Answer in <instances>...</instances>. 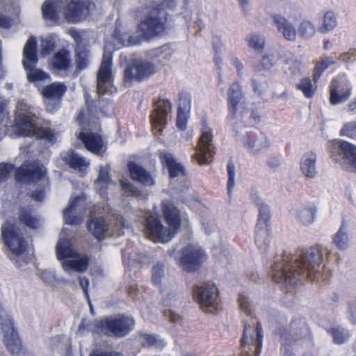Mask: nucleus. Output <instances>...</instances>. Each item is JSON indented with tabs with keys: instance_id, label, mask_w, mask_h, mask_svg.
Masks as SVG:
<instances>
[{
	"instance_id": "obj_52",
	"label": "nucleus",
	"mask_w": 356,
	"mask_h": 356,
	"mask_svg": "<svg viewBox=\"0 0 356 356\" xmlns=\"http://www.w3.org/2000/svg\"><path fill=\"white\" fill-rule=\"evenodd\" d=\"M0 330L4 334L15 330L13 322L7 314L0 316Z\"/></svg>"
},
{
	"instance_id": "obj_64",
	"label": "nucleus",
	"mask_w": 356,
	"mask_h": 356,
	"mask_svg": "<svg viewBox=\"0 0 356 356\" xmlns=\"http://www.w3.org/2000/svg\"><path fill=\"white\" fill-rule=\"evenodd\" d=\"M12 19L2 14H0V26L8 28L12 24Z\"/></svg>"
},
{
	"instance_id": "obj_16",
	"label": "nucleus",
	"mask_w": 356,
	"mask_h": 356,
	"mask_svg": "<svg viewBox=\"0 0 356 356\" xmlns=\"http://www.w3.org/2000/svg\"><path fill=\"white\" fill-rule=\"evenodd\" d=\"M67 88V86L62 82H54L42 88L44 102L49 111L54 112L59 107L60 99Z\"/></svg>"
},
{
	"instance_id": "obj_12",
	"label": "nucleus",
	"mask_w": 356,
	"mask_h": 356,
	"mask_svg": "<svg viewBox=\"0 0 356 356\" xmlns=\"http://www.w3.org/2000/svg\"><path fill=\"white\" fill-rule=\"evenodd\" d=\"M197 302L205 312L214 314L218 309V292L213 284L206 283L195 292Z\"/></svg>"
},
{
	"instance_id": "obj_6",
	"label": "nucleus",
	"mask_w": 356,
	"mask_h": 356,
	"mask_svg": "<svg viewBox=\"0 0 356 356\" xmlns=\"http://www.w3.org/2000/svg\"><path fill=\"white\" fill-rule=\"evenodd\" d=\"M65 230L63 229L61 235H65ZM56 257L62 261L61 266L63 270L72 275L74 272L82 273L88 266V257L81 254L72 248L70 241L66 238L60 239L56 247Z\"/></svg>"
},
{
	"instance_id": "obj_1",
	"label": "nucleus",
	"mask_w": 356,
	"mask_h": 356,
	"mask_svg": "<svg viewBox=\"0 0 356 356\" xmlns=\"http://www.w3.org/2000/svg\"><path fill=\"white\" fill-rule=\"evenodd\" d=\"M281 261L273 266L277 270L273 279L278 283L296 286L305 280L318 281L320 278L322 253L318 247L302 249L298 255L284 252Z\"/></svg>"
},
{
	"instance_id": "obj_36",
	"label": "nucleus",
	"mask_w": 356,
	"mask_h": 356,
	"mask_svg": "<svg viewBox=\"0 0 356 356\" xmlns=\"http://www.w3.org/2000/svg\"><path fill=\"white\" fill-rule=\"evenodd\" d=\"M335 60L332 56H325L321 58L320 60L315 65L313 70V80L317 82L321 76L323 72L328 68L329 66L335 63Z\"/></svg>"
},
{
	"instance_id": "obj_53",
	"label": "nucleus",
	"mask_w": 356,
	"mask_h": 356,
	"mask_svg": "<svg viewBox=\"0 0 356 356\" xmlns=\"http://www.w3.org/2000/svg\"><path fill=\"white\" fill-rule=\"evenodd\" d=\"M228 181H227V193L231 195L232 190L235 186V167L232 163L227 165Z\"/></svg>"
},
{
	"instance_id": "obj_17",
	"label": "nucleus",
	"mask_w": 356,
	"mask_h": 356,
	"mask_svg": "<svg viewBox=\"0 0 356 356\" xmlns=\"http://www.w3.org/2000/svg\"><path fill=\"white\" fill-rule=\"evenodd\" d=\"M248 47L254 51V66L256 70L263 71L266 68V39L264 35L253 33L246 38Z\"/></svg>"
},
{
	"instance_id": "obj_61",
	"label": "nucleus",
	"mask_w": 356,
	"mask_h": 356,
	"mask_svg": "<svg viewBox=\"0 0 356 356\" xmlns=\"http://www.w3.org/2000/svg\"><path fill=\"white\" fill-rule=\"evenodd\" d=\"M39 275L40 278L46 282H50L54 278V274L46 270H40Z\"/></svg>"
},
{
	"instance_id": "obj_26",
	"label": "nucleus",
	"mask_w": 356,
	"mask_h": 356,
	"mask_svg": "<svg viewBox=\"0 0 356 356\" xmlns=\"http://www.w3.org/2000/svg\"><path fill=\"white\" fill-rule=\"evenodd\" d=\"M61 156L66 164L79 171H84L90 165L89 161L72 150L63 153Z\"/></svg>"
},
{
	"instance_id": "obj_14",
	"label": "nucleus",
	"mask_w": 356,
	"mask_h": 356,
	"mask_svg": "<svg viewBox=\"0 0 356 356\" xmlns=\"http://www.w3.org/2000/svg\"><path fill=\"white\" fill-rule=\"evenodd\" d=\"M156 72L157 68L152 62L136 60L129 67L126 68L124 79L126 81H131L134 79L140 81L150 77Z\"/></svg>"
},
{
	"instance_id": "obj_2",
	"label": "nucleus",
	"mask_w": 356,
	"mask_h": 356,
	"mask_svg": "<svg viewBox=\"0 0 356 356\" xmlns=\"http://www.w3.org/2000/svg\"><path fill=\"white\" fill-rule=\"evenodd\" d=\"M162 208L168 227L157 217L149 215L146 217L144 229L145 234L153 241L168 243L174 237L181 219L179 211L170 201H163Z\"/></svg>"
},
{
	"instance_id": "obj_62",
	"label": "nucleus",
	"mask_w": 356,
	"mask_h": 356,
	"mask_svg": "<svg viewBox=\"0 0 356 356\" xmlns=\"http://www.w3.org/2000/svg\"><path fill=\"white\" fill-rule=\"evenodd\" d=\"M164 314L172 322H177L180 318V316L177 312L172 311V309L165 310Z\"/></svg>"
},
{
	"instance_id": "obj_48",
	"label": "nucleus",
	"mask_w": 356,
	"mask_h": 356,
	"mask_svg": "<svg viewBox=\"0 0 356 356\" xmlns=\"http://www.w3.org/2000/svg\"><path fill=\"white\" fill-rule=\"evenodd\" d=\"M76 68L81 71L87 67L88 60V52L86 50H79L76 53Z\"/></svg>"
},
{
	"instance_id": "obj_47",
	"label": "nucleus",
	"mask_w": 356,
	"mask_h": 356,
	"mask_svg": "<svg viewBox=\"0 0 356 356\" xmlns=\"http://www.w3.org/2000/svg\"><path fill=\"white\" fill-rule=\"evenodd\" d=\"M244 145L249 152L254 155L258 154L264 147V144L261 141L250 138H246L244 142Z\"/></svg>"
},
{
	"instance_id": "obj_63",
	"label": "nucleus",
	"mask_w": 356,
	"mask_h": 356,
	"mask_svg": "<svg viewBox=\"0 0 356 356\" xmlns=\"http://www.w3.org/2000/svg\"><path fill=\"white\" fill-rule=\"evenodd\" d=\"M79 284L81 289L83 291V293H85L86 296L88 298V286L89 285V281L87 277H79Z\"/></svg>"
},
{
	"instance_id": "obj_51",
	"label": "nucleus",
	"mask_w": 356,
	"mask_h": 356,
	"mask_svg": "<svg viewBox=\"0 0 356 356\" xmlns=\"http://www.w3.org/2000/svg\"><path fill=\"white\" fill-rule=\"evenodd\" d=\"M340 135L350 138H356V121L344 124L340 131Z\"/></svg>"
},
{
	"instance_id": "obj_18",
	"label": "nucleus",
	"mask_w": 356,
	"mask_h": 356,
	"mask_svg": "<svg viewBox=\"0 0 356 356\" xmlns=\"http://www.w3.org/2000/svg\"><path fill=\"white\" fill-rule=\"evenodd\" d=\"M172 104L166 99L159 100L151 115V122L155 134L161 132L163 126L171 119Z\"/></svg>"
},
{
	"instance_id": "obj_28",
	"label": "nucleus",
	"mask_w": 356,
	"mask_h": 356,
	"mask_svg": "<svg viewBox=\"0 0 356 356\" xmlns=\"http://www.w3.org/2000/svg\"><path fill=\"white\" fill-rule=\"evenodd\" d=\"M242 98L243 94L241 86L237 83H233L230 86L227 93L229 109L233 118L235 117L236 113L238 111V105Z\"/></svg>"
},
{
	"instance_id": "obj_8",
	"label": "nucleus",
	"mask_w": 356,
	"mask_h": 356,
	"mask_svg": "<svg viewBox=\"0 0 356 356\" xmlns=\"http://www.w3.org/2000/svg\"><path fill=\"white\" fill-rule=\"evenodd\" d=\"M134 320L131 317L120 315L118 316L106 317L96 323L98 332L115 337L127 334L134 327Z\"/></svg>"
},
{
	"instance_id": "obj_57",
	"label": "nucleus",
	"mask_w": 356,
	"mask_h": 356,
	"mask_svg": "<svg viewBox=\"0 0 356 356\" xmlns=\"http://www.w3.org/2000/svg\"><path fill=\"white\" fill-rule=\"evenodd\" d=\"M143 343L149 346H163V343L156 336L145 334L143 335Z\"/></svg>"
},
{
	"instance_id": "obj_27",
	"label": "nucleus",
	"mask_w": 356,
	"mask_h": 356,
	"mask_svg": "<svg viewBox=\"0 0 356 356\" xmlns=\"http://www.w3.org/2000/svg\"><path fill=\"white\" fill-rule=\"evenodd\" d=\"M115 37L124 46H134L140 44L143 40L142 36L136 34H130L128 29L122 27L119 21L117 22V27L115 31Z\"/></svg>"
},
{
	"instance_id": "obj_34",
	"label": "nucleus",
	"mask_w": 356,
	"mask_h": 356,
	"mask_svg": "<svg viewBox=\"0 0 356 356\" xmlns=\"http://www.w3.org/2000/svg\"><path fill=\"white\" fill-rule=\"evenodd\" d=\"M52 66L56 70L66 72L71 66L70 52L65 49L56 52L52 59Z\"/></svg>"
},
{
	"instance_id": "obj_46",
	"label": "nucleus",
	"mask_w": 356,
	"mask_h": 356,
	"mask_svg": "<svg viewBox=\"0 0 356 356\" xmlns=\"http://www.w3.org/2000/svg\"><path fill=\"white\" fill-rule=\"evenodd\" d=\"M328 332L332 336L334 342L337 344L343 343L348 337L345 330L339 327H331L328 330Z\"/></svg>"
},
{
	"instance_id": "obj_29",
	"label": "nucleus",
	"mask_w": 356,
	"mask_h": 356,
	"mask_svg": "<svg viewBox=\"0 0 356 356\" xmlns=\"http://www.w3.org/2000/svg\"><path fill=\"white\" fill-rule=\"evenodd\" d=\"M60 0H45L42 6V12L45 20L56 22L59 19L60 8Z\"/></svg>"
},
{
	"instance_id": "obj_21",
	"label": "nucleus",
	"mask_w": 356,
	"mask_h": 356,
	"mask_svg": "<svg viewBox=\"0 0 356 356\" xmlns=\"http://www.w3.org/2000/svg\"><path fill=\"white\" fill-rule=\"evenodd\" d=\"M85 199L82 196L71 198L68 206L63 211V218L66 223L76 225L81 222L83 213L86 210Z\"/></svg>"
},
{
	"instance_id": "obj_42",
	"label": "nucleus",
	"mask_w": 356,
	"mask_h": 356,
	"mask_svg": "<svg viewBox=\"0 0 356 356\" xmlns=\"http://www.w3.org/2000/svg\"><path fill=\"white\" fill-rule=\"evenodd\" d=\"M348 235L344 231V225L342 224L333 236V243L339 249L345 250L348 247Z\"/></svg>"
},
{
	"instance_id": "obj_11",
	"label": "nucleus",
	"mask_w": 356,
	"mask_h": 356,
	"mask_svg": "<svg viewBox=\"0 0 356 356\" xmlns=\"http://www.w3.org/2000/svg\"><path fill=\"white\" fill-rule=\"evenodd\" d=\"M212 138L213 134L211 129L206 121L203 120L202 135L200 138L198 145L196 147V153L193 156L200 165H209L211 163L210 159L214 154Z\"/></svg>"
},
{
	"instance_id": "obj_25",
	"label": "nucleus",
	"mask_w": 356,
	"mask_h": 356,
	"mask_svg": "<svg viewBox=\"0 0 356 356\" xmlns=\"http://www.w3.org/2000/svg\"><path fill=\"white\" fill-rule=\"evenodd\" d=\"M250 197L253 202L257 206L259 213L257 225V232L262 230L266 231L267 229V217L264 201L262 200L259 191L256 188L252 189Z\"/></svg>"
},
{
	"instance_id": "obj_56",
	"label": "nucleus",
	"mask_w": 356,
	"mask_h": 356,
	"mask_svg": "<svg viewBox=\"0 0 356 356\" xmlns=\"http://www.w3.org/2000/svg\"><path fill=\"white\" fill-rule=\"evenodd\" d=\"M13 168L14 166L10 163H2L0 164V183L6 181Z\"/></svg>"
},
{
	"instance_id": "obj_10",
	"label": "nucleus",
	"mask_w": 356,
	"mask_h": 356,
	"mask_svg": "<svg viewBox=\"0 0 356 356\" xmlns=\"http://www.w3.org/2000/svg\"><path fill=\"white\" fill-rule=\"evenodd\" d=\"M129 228V224L126 223L123 218L120 215L114 216L113 222L108 225L103 218H92L88 224L89 231L98 239H102L108 229L113 230L118 236L124 234V229Z\"/></svg>"
},
{
	"instance_id": "obj_24",
	"label": "nucleus",
	"mask_w": 356,
	"mask_h": 356,
	"mask_svg": "<svg viewBox=\"0 0 356 356\" xmlns=\"http://www.w3.org/2000/svg\"><path fill=\"white\" fill-rule=\"evenodd\" d=\"M272 18L277 31L282 34L286 40L289 41L295 40L296 38V30L291 23L280 15H273Z\"/></svg>"
},
{
	"instance_id": "obj_5",
	"label": "nucleus",
	"mask_w": 356,
	"mask_h": 356,
	"mask_svg": "<svg viewBox=\"0 0 356 356\" xmlns=\"http://www.w3.org/2000/svg\"><path fill=\"white\" fill-rule=\"evenodd\" d=\"M1 235L7 248L6 254L18 268H23L29 262L27 255V241L22 237L20 230L15 225L6 222L1 227Z\"/></svg>"
},
{
	"instance_id": "obj_30",
	"label": "nucleus",
	"mask_w": 356,
	"mask_h": 356,
	"mask_svg": "<svg viewBox=\"0 0 356 356\" xmlns=\"http://www.w3.org/2000/svg\"><path fill=\"white\" fill-rule=\"evenodd\" d=\"M129 169L131 177L147 186H152L154 184L152 176L145 168L135 163H129Z\"/></svg>"
},
{
	"instance_id": "obj_20",
	"label": "nucleus",
	"mask_w": 356,
	"mask_h": 356,
	"mask_svg": "<svg viewBox=\"0 0 356 356\" xmlns=\"http://www.w3.org/2000/svg\"><path fill=\"white\" fill-rule=\"evenodd\" d=\"M46 174V168L38 163L23 165L15 175V179L18 182L31 183L42 179Z\"/></svg>"
},
{
	"instance_id": "obj_15",
	"label": "nucleus",
	"mask_w": 356,
	"mask_h": 356,
	"mask_svg": "<svg viewBox=\"0 0 356 356\" xmlns=\"http://www.w3.org/2000/svg\"><path fill=\"white\" fill-rule=\"evenodd\" d=\"M329 91L330 104L337 105L348 99L351 94V88L344 76H337L332 79Z\"/></svg>"
},
{
	"instance_id": "obj_60",
	"label": "nucleus",
	"mask_w": 356,
	"mask_h": 356,
	"mask_svg": "<svg viewBox=\"0 0 356 356\" xmlns=\"http://www.w3.org/2000/svg\"><path fill=\"white\" fill-rule=\"evenodd\" d=\"M121 188L124 192L128 193L129 195H137L138 191L133 187V186L129 183L124 180L120 181Z\"/></svg>"
},
{
	"instance_id": "obj_37",
	"label": "nucleus",
	"mask_w": 356,
	"mask_h": 356,
	"mask_svg": "<svg viewBox=\"0 0 356 356\" xmlns=\"http://www.w3.org/2000/svg\"><path fill=\"white\" fill-rule=\"evenodd\" d=\"M4 343L12 354H17L20 350V341L15 330L4 334Z\"/></svg>"
},
{
	"instance_id": "obj_13",
	"label": "nucleus",
	"mask_w": 356,
	"mask_h": 356,
	"mask_svg": "<svg viewBox=\"0 0 356 356\" xmlns=\"http://www.w3.org/2000/svg\"><path fill=\"white\" fill-rule=\"evenodd\" d=\"M94 8L90 0H72L64 8L63 15L69 23H76L85 19Z\"/></svg>"
},
{
	"instance_id": "obj_40",
	"label": "nucleus",
	"mask_w": 356,
	"mask_h": 356,
	"mask_svg": "<svg viewBox=\"0 0 356 356\" xmlns=\"http://www.w3.org/2000/svg\"><path fill=\"white\" fill-rule=\"evenodd\" d=\"M296 88L300 90L307 98H312L314 95L315 89L313 87L312 80L309 77H304L300 79V83L296 85Z\"/></svg>"
},
{
	"instance_id": "obj_33",
	"label": "nucleus",
	"mask_w": 356,
	"mask_h": 356,
	"mask_svg": "<svg viewBox=\"0 0 356 356\" xmlns=\"http://www.w3.org/2000/svg\"><path fill=\"white\" fill-rule=\"evenodd\" d=\"M316 154L312 152L305 153L300 161V169L302 173L309 178H313L316 174Z\"/></svg>"
},
{
	"instance_id": "obj_55",
	"label": "nucleus",
	"mask_w": 356,
	"mask_h": 356,
	"mask_svg": "<svg viewBox=\"0 0 356 356\" xmlns=\"http://www.w3.org/2000/svg\"><path fill=\"white\" fill-rule=\"evenodd\" d=\"M202 225L204 227L205 232L210 235L216 229V224L211 217L204 216L202 218Z\"/></svg>"
},
{
	"instance_id": "obj_49",
	"label": "nucleus",
	"mask_w": 356,
	"mask_h": 356,
	"mask_svg": "<svg viewBox=\"0 0 356 356\" xmlns=\"http://www.w3.org/2000/svg\"><path fill=\"white\" fill-rule=\"evenodd\" d=\"M316 208L312 207L307 208L301 211V222L303 225H309L312 223L315 218Z\"/></svg>"
},
{
	"instance_id": "obj_38",
	"label": "nucleus",
	"mask_w": 356,
	"mask_h": 356,
	"mask_svg": "<svg viewBox=\"0 0 356 356\" xmlns=\"http://www.w3.org/2000/svg\"><path fill=\"white\" fill-rule=\"evenodd\" d=\"M165 273L164 265L161 263L154 264L152 268L151 280L154 286L161 288L165 284L162 282L165 280Z\"/></svg>"
},
{
	"instance_id": "obj_4",
	"label": "nucleus",
	"mask_w": 356,
	"mask_h": 356,
	"mask_svg": "<svg viewBox=\"0 0 356 356\" xmlns=\"http://www.w3.org/2000/svg\"><path fill=\"white\" fill-rule=\"evenodd\" d=\"M175 0H153V5L145 19L138 25L142 38L149 40L161 35L165 30L168 20L166 8H175Z\"/></svg>"
},
{
	"instance_id": "obj_32",
	"label": "nucleus",
	"mask_w": 356,
	"mask_h": 356,
	"mask_svg": "<svg viewBox=\"0 0 356 356\" xmlns=\"http://www.w3.org/2000/svg\"><path fill=\"white\" fill-rule=\"evenodd\" d=\"M339 149L343 154L342 161L350 165L356 173V145L345 140H339Z\"/></svg>"
},
{
	"instance_id": "obj_9",
	"label": "nucleus",
	"mask_w": 356,
	"mask_h": 356,
	"mask_svg": "<svg viewBox=\"0 0 356 356\" xmlns=\"http://www.w3.org/2000/svg\"><path fill=\"white\" fill-rule=\"evenodd\" d=\"M35 48V38L34 37H30L24 48V58L22 63L26 72L27 79L31 82L46 80L49 77L48 74L35 67L38 62Z\"/></svg>"
},
{
	"instance_id": "obj_31",
	"label": "nucleus",
	"mask_w": 356,
	"mask_h": 356,
	"mask_svg": "<svg viewBox=\"0 0 356 356\" xmlns=\"http://www.w3.org/2000/svg\"><path fill=\"white\" fill-rule=\"evenodd\" d=\"M111 172V167L109 165L99 167L98 177L95 181V188L102 195L112 182Z\"/></svg>"
},
{
	"instance_id": "obj_3",
	"label": "nucleus",
	"mask_w": 356,
	"mask_h": 356,
	"mask_svg": "<svg viewBox=\"0 0 356 356\" xmlns=\"http://www.w3.org/2000/svg\"><path fill=\"white\" fill-rule=\"evenodd\" d=\"M29 106L23 101H19L15 112L16 136H35L53 144L56 140L55 133L49 128L39 127L35 124V117L29 111Z\"/></svg>"
},
{
	"instance_id": "obj_44",
	"label": "nucleus",
	"mask_w": 356,
	"mask_h": 356,
	"mask_svg": "<svg viewBox=\"0 0 356 356\" xmlns=\"http://www.w3.org/2000/svg\"><path fill=\"white\" fill-rule=\"evenodd\" d=\"M21 222L30 228L35 229L39 227V220L33 216L29 211L23 209L19 216Z\"/></svg>"
},
{
	"instance_id": "obj_59",
	"label": "nucleus",
	"mask_w": 356,
	"mask_h": 356,
	"mask_svg": "<svg viewBox=\"0 0 356 356\" xmlns=\"http://www.w3.org/2000/svg\"><path fill=\"white\" fill-rule=\"evenodd\" d=\"M188 114L189 113L178 111L177 126L179 129L184 130L186 129Z\"/></svg>"
},
{
	"instance_id": "obj_19",
	"label": "nucleus",
	"mask_w": 356,
	"mask_h": 356,
	"mask_svg": "<svg viewBox=\"0 0 356 356\" xmlns=\"http://www.w3.org/2000/svg\"><path fill=\"white\" fill-rule=\"evenodd\" d=\"M112 58L111 54L103 56L101 65L97 72V92L104 95L112 86Z\"/></svg>"
},
{
	"instance_id": "obj_43",
	"label": "nucleus",
	"mask_w": 356,
	"mask_h": 356,
	"mask_svg": "<svg viewBox=\"0 0 356 356\" xmlns=\"http://www.w3.org/2000/svg\"><path fill=\"white\" fill-rule=\"evenodd\" d=\"M316 31L314 25L307 20L302 21L298 26V33L303 38H312Z\"/></svg>"
},
{
	"instance_id": "obj_45",
	"label": "nucleus",
	"mask_w": 356,
	"mask_h": 356,
	"mask_svg": "<svg viewBox=\"0 0 356 356\" xmlns=\"http://www.w3.org/2000/svg\"><path fill=\"white\" fill-rule=\"evenodd\" d=\"M179 108L178 111L189 113L191 108V95L187 92H181L179 94Z\"/></svg>"
},
{
	"instance_id": "obj_58",
	"label": "nucleus",
	"mask_w": 356,
	"mask_h": 356,
	"mask_svg": "<svg viewBox=\"0 0 356 356\" xmlns=\"http://www.w3.org/2000/svg\"><path fill=\"white\" fill-rule=\"evenodd\" d=\"M342 154L339 149V140L334 142L330 149V156L337 162L342 161Z\"/></svg>"
},
{
	"instance_id": "obj_41",
	"label": "nucleus",
	"mask_w": 356,
	"mask_h": 356,
	"mask_svg": "<svg viewBox=\"0 0 356 356\" xmlns=\"http://www.w3.org/2000/svg\"><path fill=\"white\" fill-rule=\"evenodd\" d=\"M172 54V49L168 45H164L160 48L155 49L152 52V56L159 59L162 64H165L171 58Z\"/></svg>"
},
{
	"instance_id": "obj_50",
	"label": "nucleus",
	"mask_w": 356,
	"mask_h": 356,
	"mask_svg": "<svg viewBox=\"0 0 356 356\" xmlns=\"http://www.w3.org/2000/svg\"><path fill=\"white\" fill-rule=\"evenodd\" d=\"M54 42L52 38L47 37L46 38H42L40 40V54L42 56L45 57L49 55L54 49Z\"/></svg>"
},
{
	"instance_id": "obj_39",
	"label": "nucleus",
	"mask_w": 356,
	"mask_h": 356,
	"mask_svg": "<svg viewBox=\"0 0 356 356\" xmlns=\"http://www.w3.org/2000/svg\"><path fill=\"white\" fill-rule=\"evenodd\" d=\"M336 26L337 19L334 13L327 11L324 14L323 22L322 25L319 26L318 31L321 33H325L334 29Z\"/></svg>"
},
{
	"instance_id": "obj_22",
	"label": "nucleus",
	"mask_w": 356,
	"mask_h": 356,
	"mask_svg": "<svg viewBox=\"0 0 356 356\" xmlns=\"http://www.w3.org/2000/svg\"><path fill=\"white\" fill-rule=\"evenodd\" d=\"M76 135L88 151L95 154H101L104 148V142L99 135L90 131H81Z\"/></svg>"
},
{
	"instance_id": "obj_7",
	"label": "nucleus",
	"mask_w": 356,
	"mask_h": 356,
	"mask_svg": "<svg viewBox=\"0 0 356 356\" xmlns=\"http://www.w3.org/2000/svg\"><path fill=\"white\" fill-rule=\"evenodd\" d=\"M168 253L177 261L184 270L188 272L198 270L207 259L205 252L197 244L190 243L184 246L179 252L175 250H170Z\"/></svg>"
},
{
	"instance_id": "obj_23",
	"label": "nucleus",
	"mask_w": 356,
	"mask_h": 356,
	"mask_svg": "<svg viewBox=\"0 0 356 356\" xmlns=\"http://www.w3.org/2000/svg\"><path fill=\"white\" fill-rule=\"evenodd\" d=\"M160 159L163 164H165L169 170L170 178H184L186 176V170L183 165L178 163L173 155L168 152H161Z\"/></svg>"
},
{
	"instance_id": "obj_35",
	"label": "nucleus",
	"mask_w": 356,
	"mask_h": 356,
	"mask_svg": "<svg viewBox=\"0 0 356 356\" xmlns=\"http://www.w3.org/2000/svg\"><path fill=\"white\" fill-rule=\"evenodd\" d=\"M162 296L163 302L166 305H170L176 302L179 298V293L177 288L170 283L165 284L159 288Z\"/></svg>"
},
{
	"instance_id": "obj_54",
	"label": "nucleus",
	"mask_w": 356,
	"mask_h": 356,
	"mask_svg": "<svg viewBox=\"0 0 356 356\" xmlns=\"http://www.w3.org/2000/svg\"><path fill=\"white\" fill-rule=\"evenodd\" d=\"M241 310L247 316H251L252 314V306L248 298L244 296H241L238 298Z\"/></svg>"
}]
</instances>
